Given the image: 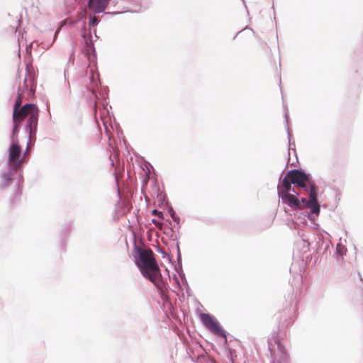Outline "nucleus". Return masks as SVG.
<instances>
[{"mask_svg": "<svg viewBox=\"0 0 363 363\" xmlns=\"http://www.w3.org/2000/svg\"><path fill=\"white\" fill-rule=\"evenodd\" d=\"M108 1V0H89L88 6L94 13H101L105 10Z\"/></svg>", "mask_w": 363, "mask_h": 363, "instance_id": "423d86ee", "label": "nucleus"}, {"mask_svg": "<svg viewBox=\"0 0 363 363\" xmlns=\"http://www.w3.org/2000/svg\"><path fill=\"white\" fill-rule=\"evenodd\" d=\"M33 79L31 76H28V77H25L24 79V83H23V86H20L19 88H21V89L23 90V92L25 91L26 89H27L28 87L30 88V90H32V86H33Z\"/></svg>", "mask_w": 363, "mask_h": 363, "instance_id": "9b49d317", "label": "nucleus"}, {"mask_svg": "<svg viewBox=\"0 0 363 363\" xmlns=\"http://www.w3.org/2000/svg\"><path fill=\"white\" fill-rule=\"evenodd\" d=\"M152 223H155V225L156 226H160V227H161L162 223H158L155 219H152Z\"/></svg>", "mask_w": 363, "mask_h": 363, "instance_id": "dca6fc26", "label": "nucleus"}, {"mask_svg": "<svg viewBox=\"0 0 363 363\" xmlns=\"http://www.w3.org/2000/svg\"><path fill=\"white\" fill-rule=\"evenodd\" d=\"M38 108L35 106V110H34L32 113L29 116V118L28 120V127L30 128V132L34 129H36L38 125Z\"/></svg>", "mask_w": 363, "mask_h": 363, "instance_id": "0eeeda50", "label": "nucleus"}, {"mask_svg": "<svg viewBox=\"0 0 363 363\" xmlns=\"http://www.w3.org/2000/svg\"><path fill=\"white\" fill-rule=\"evenodd\" d=\"M23 96V90L21 89V88H18V91H17V98L15 101L13 110H16V109L17 110L18 108H21V106L22 104Z\"/></svg>", "mask_w": 363, "mask_h": 363, "instance_id": "9d476101", "label": "nucleus"}, {"mask_svg": "<svg viewBox=\"0 0 363 363\" xmlns=\"http://www.w3.org/2000/svg\"><path fill=\"white\" fill-rule=\"evenodd\" d=\"M152 215H156V216H158V218H160V219H162V218H163V213H162V211H157V210L155 209V210H153V211H152Z\"/></svg>", "mask_w": 363, "mask_h": 363, "instance_id": "2eb2a0df", "label": "nucleus"}, {"mask_svg": "<svg viewBox=\"0 0 363 363\" xmlns=\"http://www.w3.org/2000/svg\"><path fill=\"white\" fill-rule=\"evenodd\" d=\"M136 264L143 277L150 280L157 289L164 286L160 267L150 249H138Z\"/></svg>", "mask_w": 363, "mask_h": 363, "instance_id": "f257e3e1", "label": "nucleus"}, {"mask_svg": "<svg viewBox=\"0 0 363 363\" xmlns=\"http://www.w3.org/2000/svg\"><path fill=\"white\" fill-rule=\"evenodd\" d=\"M301 202V207L307 206L311 208L313 213L318 214L320 212V206L317 201V191L316 187L313 185L311 186L309 199H302Z\"/></svg>", "mask_w": 363, "mask_h": 363, "instance_id": "20e7f679", "label": "nucleus"}, {"mask_svg": "<svg viewBox=\"0 0 363 363\" xmlns=\"http://www.w3.org/2000/svg\"><path fill=\"white\" fill-rule=\"evenodd\" d=\"M34 110H35V105L33 104H27L17 110H13L12 118L14 131H17L21 123L29 116Z\"/></svg>", "mask_w": 363, "mask_h": 363, "instance_id": "f03ea898", "label": "nucleus"}, {"mask_svg": "<svg viewBox=\"0 0 363 363\" xmlns=\"http://www.w3.org/2000/svg\"><path fill=\"white\" fill-rule=\"evenodd\" d=\"M98 22H99V20H98L97 17H96V16L90 17V20H89V26H90L94 27V26H96Z\"/></svg>", "mask_w": 363, "mask_h": 363, "instance_id": "ddd939ff", "label": "nucleus"}, {"mask_svg": "<svg viewBox=\"0 0 363 363\" xmlns=\"http://www.w3.org/2000/svg\"><path fill=\"white\" fill-rule=\"evenodd\" d=\"M18 161V162H21V160H9L10 162V165H13V164H15L16 162Z\"/></svg>", "mask_w": 363, "mask_h": 363, "instance_id": "f3484780", "label": "nucleus"}, {"mask_svg": "<svg viewBox=\"0 0 363 363\" xmlns=\"http://www.w3.org/2000/svg\"><path fill=\"white\" fill-rule=\"evenodd\" d=\"M199 318L202 323L210 331L226 339L225 332L220 328L218 321L215 320V318H213L211 315L208 313H201Z\"/></svg>", "mask_w": 363, "mask_h": 363, "instance_id": "7ed1b4c3", "label": "nucleus"}, {"mask_svg": "<svg viewBox=\"0 0 363 363\" xmlns=\"http://www.w3.org/2000/svg\"><path fill=\"white\" fill-rule=\"evenodd\" d=\"M91 72L92 74V80H94V73H93L94 72L92 69H91Z\"/></svg>", "mask_w": 363, "mask_h": 363, "instance_id": "a211bd4d", "label": "nucleus"}, {"mask_svg": "<svg viewBox=\"0 0 363 363\" xmlns=\"http://www.w3.org/2000/svg\"><path fill=\"white\" fill-rule=\"evenodd\" d=\"M285 199L287 200L291 206H297L301 208V202L293 194L289 193H286L285 195Z\"/></svg>", "mask_w": 363, "mask_h": 363, "instance_id": "1a4fd4ad", "label": "nucleus"}, {"mask_svg": "<svg viewBox=\"0 0 363 363\" xmlns=\"http://www.w3.org/2000/svg\"><path fill=\"white\" fill-rule=\"evenodd\" d=\"M282 183L286 191H289L291 190L292 183L290 182L289 177H288V174L284 178Z\"/></svg>", "mask_w": 363, "mask_h": 363, "instance_id": "f8f14e48", "label": "nucleus"}, {"mask_svg": "<svg viewBox=\"0 0 363 363\" xmlns=\"http://www.w3.org/2000/svg\"><path fill=\"white\" fill-rule=\"evenodd\" d=\"M101 118V120L103 121L104 124H105V118L102 116Z\"/></svg>", "mask_w": 363, "mask_h": 363, "instance_id": "6ab92c4d", "label": "nucleus"}, {"mask_svg": "<svg viewBox=\"0 0 363 363\" xmlns=\"http://www.w3.org/2000/svg\"><path fill=\"white\" fill-rule=\"evenodd\" d=\"M288 177L292 184H297L301 188L306 187L308 177L304 173L298 170L291 171L288 173Z\"/></svg>", "mask_w": 363, "mask_h": 363, "instance_id": "39448f33", "label": "nucleus"}, {"mask_svg": "<svg viewBox=\"0 0 363 363\" xmlns=\"http://www.w3.org/2000/svg\"><path fill=\"white\" fill-rule=\"evenodd\" d=\"M21 153L20 146L13 143L9 148V159H18Z\"/></svg>", "mask_w": 363, "mask_h": 363, "instance_id": "6e6552de", "label": "nucleus"}, {"mask_svg": "<svg viewBox=\"0 0 363 363\" xmlns=\"http://www.w3.org/2000/svg\"><path fill=\"white\" fill-rule=\"evenodd\" d=\"M291 157L298 159V156L296 155V151L295 149H289V158L288 159H291Z\"/></svg>", "mask_w": 363, "mask_h": 363, "instance_id": "4468645a", "label": "nucleus"}]
</instances>
